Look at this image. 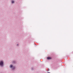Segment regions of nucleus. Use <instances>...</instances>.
Instances as JSON below:
<instances>
[{
  "mask_svg": "<svg viewBox=\"0 0 73 73\" xmlns=\"http://www.w3.org/2000/svg\"><path fill=\"white\" fill-rule=\"evenodd\" d=\"M0 65L3 66V61H0Z\"/></svg>",
  "mask_w": 73,
  "mask_h": 73,
  "instance_id": "nucleus-1",
  "label": "nucleus"
},
{
  "mask_svg": "<svg viewBox=\"0 0 73 73\" xmlns=\"http://www.w3.org/2000/svg\"><path fill=\"white\" fill-rule=\"evenodd\" d=\"M52 58L50 57H48L47 58V59L48 60H50V59H51Z\"/></svg>",
  "mask_w": 73,
  "mask_h": 73,
  "instance_id": "nucleus-2",
  "label": "nucleus"
},
{
  "mask_svg": "<svg viewBox=\"0 0 73 73\" xmlns=\"http://www.w3.org/2000/svg\"><path fill=\"white\" fill-rule=\"evenodd\" d=\"M12 66H13L12 65H10V68H12Z\"/></svg>",
  "mask_w": 73,
  "mask_h": 73,
  "instance_id": "nucleus-3",
  "label": "nucleus"
},
{
  "mask_svg": "<svg viewBox=\"0 0 73 73\" xmlns=\"http://www.w3.org/2000/svg\"><path fill=\"white\" fill-rule=\"evenodd\" d=\"M14 3V1H12V3Z\"/></svg>",
  "mask_w": 73,
  "mask_h": 73,
  "instance_id": "nucleus-4",
  "label": "nucleus"
},
{
  "mask_svg": "<svg viewBox=\"0 0 73 73\" xmlns=\"http://www.w3.org/2000/svg\"><path fill=\"white\" fill-rule=\"evenodd\" d=\"M47 73H50V72H47Z\"/></svg>",
  "mask_w": 73,
  "mask_h": 73,
  "instance_id": "nucleus-5",
  "label": "nucleus"
},
{
  "mask_svg": "<svg viewBox=\"0 0 73 73\" xmlns=\"http://www.w3.org/2000/svg\"><path fill=\"white\" fill-rule=\"evenodd\" d=\"M17 45H18V44H17Z\"/></svg>",
  "mask_w": 73,
  "mask_h": 73,
  "instance_id": "nucleus-6",
  "label": "nucleus"
}]
</instances>
